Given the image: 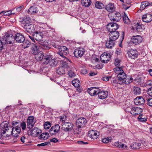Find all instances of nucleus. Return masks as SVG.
Segmentation results:
<instances>
[{
  "instance_id": "nucleus-29",
  "label": "nucleus",
  "mask_w": 152,
  "mask_h": 152,
  "mask_svg": "<svg viewBox=\"0 0 152 152\" xmlns=\"http://www.w3.org/2000/svg\"><path fill=\"white\" fill-rule=\"evenodd\" d=\"M38 10L37 8L35 6H32L28 10V13L29 14H35L37 13Z\"/></svg>"
},
{
  "instance_id": "nucleus-16",
  "label": "nucleus",
  "mask_w": 152,
  "mask_h": 152,
  "mask_svg": "<svg viewBox=\"0 0 152 152\" xmlns=\"http://www.w3.org/2000/svg\"><path fill=\"white\" fill-rule=\"evenodd\" d=\"M52 58V56L50 54H45L42 62L44 64H47Z\"/></svg>"
},
{
  "instance_id": "nucleus-4",
  "label": "nucleus",
  "mask_w": 152,
  "mask_h": 152,
  "mask_svg": "<svg viewBox=\"0 0 152 152\" xmlns=\"http://www.w3.org/2000/svg\"><path fill=\"white\" fill-rule=\"evenodd\" d=\"M109 16L111 21L117 22L120 20L121 18V14L118 12L115 13L112 12L110 13Z\"/></svg>"
},
{
  "instance_id": "nucleus-18",
  "label": "nucleus",
  "mask_w": 152,
  "mask_h": 152,
  "mask_svg": "<svg viewBox=\"0 0 152 152\" xmlns=\"http://www.w3.org/2000/svg\"><path fill=\"white\" fill-rule=\"evenodd\" d=\"M17 42L22 43L25 40L24 36L20 33H17L15 36V40Z\"/></svg>"
},
{
  "instance_id": "nucleus-15",
  "label": "nucleus",
  "mask_w": 152,
  "mask_h": 152,
  "mask_svg": "<svg viewBox=\"0 0 152 152\" xmlns=\"http://www.w3.org/2000/svg\"><path fill=\"white\" fill-rule=\"evenodd\" d=\"M110 32L109 34V37L114 40H116L119 37V33L116 30L109 31Z\"/></svg>"
},
{
  "instance_id": "nucleus-44",
  "label": "nucleus",
  "mask_w": 152,
  "mask_h": 152,
  "mask_svg": "<svg viewBox=\"0 0 152 152\" xmlns=\"http://www.w3.org/2000/svg\"><path fill=\"white\" fill-rule=\"evenodd\" d=\"M48 64H49L50 66H55L57 64V62L53 57V58L50 60Z\"/></svg>"
},
{
  "instance_id": "nucleus-52",
  "label": "nucleus",
  "mask_w": 152,
  "mask_h": 152,
  "mask_svg": "<svg viewBox=\"0 0 152 152\" xmlns=\"http://www.w3.org/2000/svg\"><path fill=\"white\" fill-rule=\"evenodd\" d=\"M19 125L20 126V127L22 128V129L23 130H24L26 128V124L25 122H20Z\"/></svg>"
},
{
  "instance_id": "nucleus-20",
  "label": "nucleus",
  "mask_w": 152,
  "mask_h": 152,
  "mask_svg": "<svg viewBox=\"0 0 152 152\" xmlns=\"http://www.w3.org/2000/svg\"><path fill=\"white\" fill-rule=\"evenodd\" d=\"M98 97L101 99H103L106 98L108 95V92L107 91H100L99 90L97 93Z\"/></svg>"
},
{
  "instance_id": "nucleus-40",
  "label": "nucleus",
  "mask_w": 152,
  "mask_h": 152,
  "mask_svg": "<svg viewBox=\"0 0 152 152\" xmlns=\"http://www.w3.org/2000/svg\"><path fill=\"white\" fill-rule=\"evenodd\" d=\"M95 7L98 9H102L104 7V6L103 4L99 1H97L95 3Z\"/></svg>"
},
{
  "instance_id": "nucleus-31",
  "label": "nucleus",
  "mask_w": 152,
  "mask_h": 152,
  "mask_svg": "<svg viewBox=\"0 0 152 152\" xmlns=\"http://www.w3.org/2000/svg\"><path fill=\"white\" fill-rule=\"evenodd\" d=\"M35 55V58L36 60L38 61H42L44 55L43 53L39 51L38 53Z\"/></svg>"
},
{
  "instance_id": "nucleus-43",
  "label": "nucleus",
  "mask_w": 152,
  "mask_h": 152,
  "mask_svg": "<svg viewBox=\"0 0 152 152\" xmlns=\"http://www.w3.org/2000/svg\"><path fill=\"white\" fill-rule=\"evenodd\" d=\"M133 92L135 95H138L141 93L140 89L139 87H134Z\"/></svg>"
},
{
  "instance_id": "nucleus-5",
  "label": "nucleus",
  "mask_w": 152,
  "mask_h": 152,
  "mask_svg": "<svg viewBox=\"0 0 152 152\" xmlns=\"http://www.w3.org/2000/svg\"><path fill=\"white\" fill-rule=\"evenodd\" d=\"M36 120H34V117L32 116L28 117L27 120V128L31 129L34 126Z\"/></svg>"
},
{
  "instance_id": "nucleus-30",
  "label": "nucleus",
  "mask_w": 152,
  "mask_h": 152,
  "mask_svg": "<svg viewBox=\"0 0 152 152\" xmlns=\"http://www.w3.org/2000/svg\"><path fill=\"white\" fill-rule=\"evenodd\" d=\"M39 48L35 44H33L32 45L31 50V53L34 55L36 54L39 51L38 50Z\"/></svg>"
},
{
  "instance_id": "nucleus-7",
  "label": "nucleus",
  "mask_w": 152,
  "mask_h": 152,
  "mask_svg": "<svg viewBox=\"0 0 152 152\" xmlns=\"http://www.w3.org/2000/svg\"><path fill=\"white\" fill-rule=\"evenodd\" d=\"M86 123V120L83 118H80L77 120V127L78 131L80 132L81 128L83 126V124H85Z\"/></svg>"
},
{
  "instance_id": "nucleus-57",
  "label": "nucleus",
  "mask_w": 152,
  "mask_h": 152,
  "mask_svg": "<svg viewBox=\"0 0 152 152\" xmlns=\"http://www.w3.org/2000/svg\"><path fill=\"white\" fill-rule=\"evenodd\" d=\"M80 72L83 74H86L87 73V70L85 67L82 68L80 70Z\"/></svg>"
},
{
  "instance_id": "nucleus-64",
  "label": "nucleus",
  "mask_w": 152,
  "mask_h": 152,
  "mask_svg": "<svg viewBox=\"0 0 152 152\" xmlns=\"http://www.w3.org/2000/svg\"><path fill=\"white\" fill-rule=\"evenodd\" d=\"M121 144V142H115L114 143V145L119 148V147Z\"/></svg>"
},
{
  "instance_id": "nucleus-38",
  "label": "nucleus",
  "mask_w": 152,
  "mask_h": 152,
  "mask_svg": "<svg viewBox=\"0 0 152 152\" xmlns=\"http://www.w3.org/2000/svg\"><path fill=\"white\" fill-rule=\"evenodd\" d=\"M56 72L58 74L61 75L65 74V70L63 67H60L57 68Z\"/></svg>"
},
{
  "instance_id": "nucleus-34",
  "label": "nucleus",
  "mask_w": 152,
  "mask_h": 152,
  "mask_svg": "<svg viewBox=\"0 0 152 152\" xmlns=\"http://www.w3.org/2000/svg\"><path fill=\"white\" fill-rule=\"evenodd\" d=\"M83 91L82 87L80 86V80L77 78V91L79 93H81Z\"/></svg>"
},
{
  "instance_id": "nucleus-2",
  "label": "nucleus",
  "mask_w": 152,
  "mask_h": 152,
  "mask_svg": "<svg viewBox=\"0 0 152 152\" xmlns=\"http://www.w3.org/2000/svg\"><path fill=\"white\" fill-rule=\"evenodd\" d=\"M0 129V138L2 136L4 137H8L12 135V127H9L7 125L4 126V127Z\"/></svg>"
},
{
  "instance_id": "nucleus-14",
  "label": "nucleus",
  "mask_w": 152,
  "mask_h": 152,
  "mask_svg": "<svg viewBox=\"0 0 152 152\" xmlns=\"http://www.w3.org/2000/svg\"><path fill=\"white\" fill-rule=\"evenodd\" d=\"M110 54H108L106 53H104L100 57L101 60L104 63H107L110 60Z\"/></svg>"
},
{
  "instance_id": "nucleus-12",
  "label": "nucleus",
  "mask_w": 152,
  "mask_h": 152,
  "mask_svg": "<svg viewBox=\"0 0 152 152\" xmlns=\"http://www.w3.org/2000/svg\"><path fill=\"white\" fill-rule=\"evenodd\" d=\"M129 57L132 59H134L138 56V53L136 50H129L127 53Z\"/></svg>"
},
{
  "instance_id": "nucleus-63",
  "label": "nucleus",
  "mask_w": 152,
  "mask_h": 152,
  "mask_svg": "<svg viewBox=\"0 0 152 152\" xmlns=\"http://www.w3.org/2000/svg\"><path fill=\"white\" fill-rule=\"evenodd\" d=\"M58 53L61 57H63V58H65V56L64 55H66V54H65L63 52L60 51Z\"/></svg>"
},
{
  "instance_id": "nucleus-6",
  "label": "nucleus",
  "mask_w": 152,
  "mask_h": 152,
  "mask_svg": "<svg viewBox=\"0 0 152 152\" xmlns=\"http://www.w3.org/2000/svg\"><path fill=\"white\" fill-rule=\"evenodd\" d=\"M119 26L115 23L110 22L107 26V28L109 31L117 30Z\"/></svg>"
},
{
  "instance_id": "nucleus-45",
  "label": "nucleus",
  "mask_w": 152,
  "mask_h": 152,
  "mask_svg": "<svg viewBox=\"0 0 152 152\" xmlns=\"http://www.w3.org/2000/svg\"><path fill=\"white\" fill-rule=\"evenodd\" d=\"M123 18L124 23L126 24H128L129 23L130 20L125 13H124V15L123 16Z\"/></svg>"
},
{
  "instance_id": "nucleus-23",
  "label": "nucleus",
  "mask_w": 152,
  "mask_h": 152,
  "mask_svg": "<svg viewBox=\"0 0 152 152\" xmlns=\"http://www.w3.org/2000/svg\"><path fill=\"white\" fill-rule=\"evenodd\" d=\"M99 88L94 87L88 88L87 91L89 94L91 96H94L97 94V92L99 91Z\"/></svg>"
},
{
  "instance_id": "nucleus-50",
  "label": "nucleus",
  "mask_w": 152,
  "mask_h": 152,
  "mask_svg": "<svg viewBox=\"0 0 152 152\" xmlns=\"http://www.w3.org/2000/svg\"><path fill=\"white\" fill-rule=\"evenodd\" d=\"M51 124L49 122H46L44 125V128L45 129H48L51 127Z\"/></svg>"
},
{
  "instance_id": "nucleus-10",
  "label": "nucleus",
  "mask_w": 152,
  "mask_h": 152,
  "mask_svg": "<svg viewBox=\"0 0 152 152\" xmlns=\"http://www.w3.org/2000/svg\"><path fill=\"white\" fill-rule=\"evenodd\" d=\"M72 128V124L70 123H63L62 129L65 132L71 131Z\"/></svg>"
},
{
  "instance_id": "nucleus-25",
  "label": "nucleus",
  "mask_w": 152,
  "mask_h": 152,
  "mask_svg": "<svg viewBox=\"0 0 152 152\" xmlns=\"http://www.w3.org/2000/svg\"><path fill=\"white\" fill-rule=\"evenodd\" d=\"M144 29L143 25L140 22H137L132 27L133 30L136 29L137 31H140L141 30Z\"/></svg>"
},
{
  "instance_id": "nucleus-3",
  "label": "nucleus",
  "mask_w": 152,
  "mask_h": 152,
  "mask_svg": "<svg viewBox=\"0 0 152 152\" xmlns=\"http://www.w3.org/2000/svg\"><path fill=\"white\" fill-rule=\"evenodd\" d=\"M4 42L6 44H13L15 41V37L11 34L6 33L3 38Z\"/></svg>"
},
{
  "instance_id": "nucleus-26",
  "label": "nucleus",
  "mask_w": 152,
  "mask_h": 152,
  "mask_svg": "<svg viewBox=\"0 0 152 152\" xmlns=\"http://www.w3.org/2000/svg\"><path fill=\"white\" fill-rule=\"evenodd\" d=\"M142 19L143 22L146 23L150 22L152 20V15L148 14H146L142 16Z\"/></svg>"
},
{
  "instance_id": "nucleus-59",
  "label": "nucleus",
  "mask_w": 152,
  "mask_h": 152,
  "mask_svg": "<svg viewBox=\"0 0 152 152\" xmlns=\"http://www.w3.org/2000/svg\"><path fill=\"white\" fill-rule=\"evenodd\" d=\"M147 93L149 96L152 97V87H151L148 89Z\"/></svg>"
},
{
  "instance_id": "nucleus-41",
  "label": "nucleus",
  "mask_w": 152,
  "mask_h": 152,
  "mask_svg": "<svg viewBox=\"0 0 152 152\" xmlns=\"http://www.w3.org/2000/svg\"><path fill=\"white\" fill-rule=\"evenodd\" d=\"M22 43H23L22 45V47L24 49L29 47L31 45L30 42L28 40L25 41V40Z\"/></svg>"
},
{
  "instance_id": "nucleus-51",
  "label": "nucleus",
  "mask_w": 152,
  "mask_h": 152,
  "mask_svg": "<svg viewBox=\"0 0 152 152\" xmlns=\"http://www.w3.org/2000/svg\"><path fill=\"white\" fill-rule=\"evenodd\" d=\"M146 101L147 102V104L149 106H152V98H146Z\"/></svg>"
},
{
  "instance_id": "nucleus-53",
  "label": "nucleus",
  "mask_w": 152,
  "mask_h": 152,
  "mask_svg": "<svg viewBox=\"0 0 152 152\" xmlns=\"http://www.w3.org/2000/svg\"><path fill=\"white\" fill-rule=\"evenodd\" d=\"M12 134L13 136L14 137H17L18 135V134H19L20 133H18L17 132V130L15 129H14V128H12Z\"/></svg>"
},
{
  "instance_id": "nucleus-36",
  "label": "nucleus",
  "mask_w": 152,
  "mask_h": 152,
  "mask_svg": "<svg viewBox=\"0 0 152 152\" xmlns=\"http://www.w3.org/2000/svg\"><path fill=\"white\" fill-rule=\"evenodd\" d=\"M49 137V133L47 132L42 133L39 137V139L41 140H46Z\"/></svg>"
},
{
  "instance_id": "nucleus-9",
  "label": "nucleus",
  "mask_w": 152,
  "mask_h": 152,
  "mask_svg": "<svg viewBox=\"0 0 152 152\" xmlns=\"http://www.w3.org/2000/svg\"><path fill=\"white\" fill-rule=\"evenodd\" d=\"M142 112V109L138 107H132L131 108L130 113L133 116L140 114Z\"/></svg>"
},
{
  "instance_id": "nucleus-21",
  "label": "nucleus",
  "mask_w": 152,
  "mask_h": 152,
  "mask_svg": "<svg viewBox=\"0 0 152 152\" xmlns=\"http://www.w3.org/2000/svg\"><path fill=\"white\" fill-rule=\"evenodd\" d=\"M115 41V40L109 38V40L107 41L106 43V48L108 49H112L114 46Z\"/></svg>"
},
{
  "instance_id": "nucleus-13",
  "label": "nucleus",
  "mask_w": 152,
  "mask_h": 152,
  "mask_svg": "<svg viewBox=\"0 0 152 152\" xmlns=\"http://www.w3.org/2000/svg\"><path fill=\"white\" fill-rule=\"evenodd\" d=\"M146 98L144 99L141 96H139L136 98L134 100V102L136 105H142L146 101Z\"/></svg>"
},
{
  "instance_id": "nucleus-32",
  "label": "nucleus",
  "mask_w": 152,
  "mask_h": 152,
  "mask_svg": "<svg viewBox=\"0 0 152 152\" xmlns=\"http://www.w3.org/2000/svg\"><path fill=\"white\" fill-rule=\"evenodd\" d=\"M150 5V3L147 1L142 2L141 4L140 9L141 10H144L147 7Z\"/></svg>"
},
{
  "instance_id": "nucleus-61",
  "label": "nucleus",
  "mask_w": 152,
  "mask_h": 152,
  "mask_svg": "<svg viewBox=\"0 0 152 152\" xmlns=\"http://www.w3.org/2000/svg\"><path fill=\"white\" fill-rule=\"evenodd\" d=\"M77 143L78 144L80 145H83L85 144H88V143L87 142H84L83 141H79L77 142Z\"/></svg>"
},
{
  "instance_id": "nucleus-33",
  "label": "nucleus",
  "mask_w": 152,
  "mask_h": 152,
  "mask_svg": "<svg viewBox=\"0 0 152 152\" xmlns=\"http://www.w3.org/2000/svg\"><path fill=\"white\" fill-rule=\"evenodd\" d=\"M140 146V143L137 142H134L130 146L129 148L132 149H135L139 148V147Z\"/></svg>"
},
{
  "instance_id": "nucleus-62",
  "label": "nucleus",
  "mask_w": 152,
  "mask_h": 152,
  "mask_svg": "<svg viewBox=\"0 0 152 152\" xmlns=\"http://www.w3.org/2000/svg\"><path fill=\"white\" fill-rule=\"evenodd\" d=\"M19 122H16L15 121H13L12 122V127L14 128V127H15L18 125L19 124Z\"/></svg>"
},
{
  "instance_id": "nucleus-35",
  "label": "nucleus",
  "mask_w": 152,
  "mask_h": 152,
  "mask_svg": "<svg viewBox=\"0 0 152 152\" xmlns=\"http://www.w3.org/2000/svg\"><path fill=\"white\" fill-rule=\"evenodd\" d=\"M138 119L140 122H144L147 121V117L144 115L140 114L138 117Z\"/></svg>"
},
{
  "instance_id": "nucleus-56",
  "label": "nucleus",
  "mask_w": 152,
  "mask_h": 152,
  "mask_svg": "<svg viewBox=\"0 0 152 152\" xmlns=\"http://www.w3.org/2000/svg\"><path fill=\"white\" fill-rule=\"evenodd\" d=\"M120 60L116 59L115 60V65L116 66L119 67L120 64Z\"/></svg>"
},
{
  "instance_id": "nucleus-19",
  "label": "nucleus",
  "mask_w": 152,
  "mask_h": 152,
  "mask_svg": "<svg viewBox=\"0 0 152 152\" xmlns=\"http://www.w3.org/2000/svg\"><path fill=\"white\" fill-rule=\"evenodd\" d=\"M98 132L95 130H90L88 132V136L92 139H95L97 138L98 135Z\"/></svg>"
},
{
  "instance_id": "nucleus-49",
  "label": "nucleus",
  "mask_w": 152,
  "mask_h": 152,
  "mask_svg": "<svg viewBox=\"0 0 152 152\" xmlns=\"http://www.w3.org/2000/svg\"><path fill=\"white\" fill-rule=\"evenodd\" d=\"M111 140L112 138L111 137L110 138L106 137L103 139L102 140V142L104 143H107L111 142Z\"/></svg>"
},
{
  "instance_id": "nucleus-60",
  "label": "nucleus",
  "mask_w": 152,
  "mask_h": 152,
  "mask_svg": "<svg viewBox=\"0 0 152 152\" xmlns=\"http://www.w3.org/2000/svg\"><path fill=\"white\" fill-rule=\"evenodd\" d=\"M61 67H63L64 69V68L67 69L69 67V66L67 63L66 62H64L63 63L62 66Z\"/></svg>"
},
{
  "instance_id": "nucleus-55",
  "label": "nucleus",
  "mask_w": 152,
  "mask_h": 152,
  "mask_svg": "<svg viewBox=\"0 0 152 152\" xmlns=\"http://www.w3.org/2000/svg\"><path fill=\"white\" fill-rule=\"evenodd\" d=\"M119 148H122V149H125L129 150H130L129 148H128L127 146L126 145H125L124 143H122L121 142V144H120V145L119 147Z\"/></svg>"
},
{
  "instance_id": "nucleus-8",
  "label": "nucleus",
  "mask_w": 152,
  "mask_h": 152,
  "mask_svg": "<svg viewBox=\"0 0 152 152\" xmlns=\"http://www.w3.org/2000/svg\"><path fill=\"white\" fill-rule=\"evenodd\" d=\"M23 27L26 31L29 33H32L35 31V26L33 24H25Z\"/></svg>"
},
{
  "instance_id": "nucleus-37",
  "label": "nucleus",
  "mask_w": 152,
  "mask_h": 152,
  "mask_svg": "<svg viewBox=\"0 0 152 152\" xmlns=\"http://www.w3.org/2000/svg\"><path fill=\"white\" fill-rule=\"evenodd\" d=\"M91 2L90 0H82V5L85 7H88L91 4Z\"/></svg>"
},
{
  "instance_id": "nucleus-22",
  "label": "nucleus",
  "mask_w": 152,
  "mask_h": 152,
  "mask_svg": "<svg viewBox=\"0 0 152 152\" xmlns=\"http://www.w3.org/2000/svg\"><path fill=\"white\" fill-rule=\"evenodd\" d=\"M33 34L34 35L35 39L36 41L39 42L42 39L43 35L42 32H39L38 31H36L34 32Z\"/></svg>"
},
{
  "instance_id": "nucleus-24",
  "label": "nucleus",
  "mask_w": 152,
  "mask_h": 152,
  "mask_svg": "<svg viewBox=\"0 0 152 152\" xmlns=\"http://www.w3.org/2000/svg\"><path fill=\"white\" fill-rule=\"evenodd\" d=\"M39 43L41 45L40 46L44 49L48 50L50 47L48 46V42L46 40L43 41L42 39L39 42Z\"/></svg>"
},
{
  "instance_id": "nucleus-42",
  "label": "nucleus",
  "mask_w": 152,
  "mask_h": 152,
  "mask_svg": "<svg viewBox=\"0 0 152 152\" xmlns=\"http://www.w3.org/2000/svg\"><path fill=\"white\" fill-rule=\"evenodd\" d=\"M30 18L28 16L24 17L22 19V22L23 23L25 24H28L29 22L30 21Z\"/></svg>"
},
{
  "instance_id": "nucleus-17",
  "label": "nucleus",
  "mask_w": 152,
  "mask_h": 152,
  "mask_svg": "<svg viewBox=\"0 0 152 152\" xmlns=\"http://www.w3.org/2000/svg\"><path fill=\"white\" fill-rule=\"evenodd\" d=\"M142 38L140 36H135L132 37L131 39L132 42L134 44L137 45L141 42Z\"/></svg>"
},
{
  "instance_id": "nucleus-11",
  "label": "nucleus",
  "mask_w": 152,
  "mask_h": 152,
  "mask_svg": "<svg viewBox=\"0 0 152 152\" xmlns=\"http://www.w3.org/2000/svg\"><path fill=\"white\" fill-rule=\"evenodd\" d=\"M60 129V126L58 124L55 125L51 127L50 130V134L51 136L56 134Z\"/></svg>"
},
{
  "instance_id": "nucleus-1",
  "label": "nucleus",
  "mask_w": 152,
  "mask_h": 152,
  "mask_svg": "<svg viewBox=\"0 0 152 152\" xmlns=\"http://www.w3.org/2000/svg\"><path fill=\"white\" fill-rule=\"evenodd\" d=\"M114 71L118 74L117 77L120 82L123 83L128 84L133 81V78L130 76H127L123 70L122 67H117L114 69Z\"/></svg>"
},
{
  "instance_id": "nucleus-27",
  "label": "nucleus",
  "mask_w": 152,
  "mask_h": 152,
  "mask_svg": "<svg viewBox=\"0 0 152 152\" xmlns=\"http://www.w3.org/2000/svg\"><path fill=\"white\" fill-rule=\"evenodd\" d=\"M105 9L108 12L112 13L115 11V7L113 4L109 3L106 6Z\"/></svg>"
},
{
  "instance_id": "nucleus-39",
  "label": "nucleus",
  "mask_w": 152,
  "mask_h": 152,
  "mask_svg": "<svg viewBox=\"0 0 152 152\" xmlns=\"http://www.w3.org/2000/svg\"><path fill=\"white\" fill-rule=\"evenodd\" d=\"M78 57L77 56V58L79 57H82L84 54L85 52L84 49L82 48H80L77 49Z\"/></svg>"
},
{
  "instance_id": "nucleus-28",
  "label": "nucleus",
  "mask_w": 152,
  "mask_h": 152,
  "mask_svg": "<svg viewBox=\"0 0 152 152\" xmlns=\"http://www.w3.org/2000/svg\"><path fill=\"white\" fill-rule=\"evenodd\" d=\"M30 134L34 137H37L41 132L40 130L37 127H34L30 131Z\"/></svg>"
},
{
  "instance_id": "nucleus-46",
  "label": "nucleus",
  "mask_w": 152,
  "mask_h": 152,
  "mask_svg": "<svg viewBox=\"0 0 152 152\" xmlns=\"http://www.w3.org/2000/svg\"><path fill=\"white\" fill-rule=\"evenodd\" d=\"M2 13H3L4 15L5 16H9L11 15H14V14H15V13H12V11L11 10L7 11H2L1 12L0 14H2Z\"/></svg>"
},
{
  "instance_id": "nucleus-48",
  "label": "nucleus",
  "mask_w": 152,
  "mask_h": 152,
  "mask_svg": "<svg viewBox=\"0 0 152 152\" xmlns=\"http://www.w3.org/2000/svg\"><path fill=\"white\" fill-rule=\"evenodd\" d=\"M61 51L64 53L65 54H66L69 53V51L67 48L64 46H62L61 48Z\"/></svg>"
},
{
  "instance_id": "nucleus-58",
  "label": "nucleus",
  "mask_w": 152,
  "mask_h": 152,
  "mask_svg": "<svg viewBox=\"0 0 152 152\" xmlns=\"http://www.w3.org/2000/svg\"><path fill=\"white\" fill-rule=\"evenodd\" d=\"M68 74L69 76L71 77H72L75 75V73L72 70H69L68 72Z\"/></svg>"
},
{
  "instance_id": "nucleus-47",
  "label": "nucleus",
  "mask_w": 152,
  "mask_h": 152,
  "mask_svg": "<svg viewBox=\"0 0 152 152\" xmlns=\"http://www.w3.org/2000/svg\"><path fill=\"white\" fill-rule=\"evenodd\" d=\"M112 83L113 85L115 86H116V85L118 84H120L121 85H122L124 84L123 83V82H120V80H119L118 79H115L113 80V81Z\"/></svg>"
},
{
  "instance_id": "nucleus-54",
  "label": "nucleus",
  "mask_w": 152,
  "mask_h": 152,
  "mask_svg": "<svg viewBox=\"0 0 152 152\" xmlns=\"http://www.w3.org/2000/svg\"><path fill=\"white\" fill-rule=\"evenodd\" d=\"M14 129H15L17 130V132L18 133H20L21 130L20 126L19 124H18L17 126H16L15 127H14Z\"/></svg>"
}]
</instances>
